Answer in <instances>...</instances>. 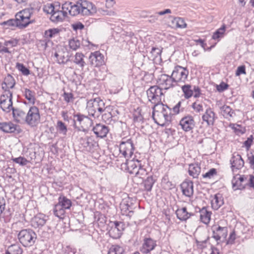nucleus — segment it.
Here are the masks:
<instances>
[{
	"label": "nucleus",
	"mask_w": 254,
	"mask_h": 254,
	"mask_svg": "<svg viewBox=\"0 0 254 254\" xmlns=\"http://www.w3.org/2000/svg\"><path fill=\"white\" fill-rule=\"evenodd\" d=\"M152 118L156 124L164 125L171 121V109L162 103L155 105L153 108Z\"/></svg>",
	"instance_id": "1"
},
{
	"label": "nucleus",
	"mask_w": 254,
	"mask_h": 254,
	"mask_svg": "<svg viewBox=\"0 0 254 254\" xmlns=\"http://www.w3.org/2000/svg\"><path fill=\"white\" fill-rule=\"evenodd\" d=\"M86 109L89 116L98 118L105 111V104L100 98H95L87 102Z\"/></svg>",
	"instance_id": "2"
},
{
	"label": "nucleus",
	"mask_w": 254,
	"mask_h": 254,
	"mask_svg": "<svg viewBox=\"0 0 254 254\" xmlns=\"http://www.w3.org/2000/svg\"><path fill=\"white\" fill-rule=\"evenodd\" d=\"M73 122L75 127L78 130L87 132L93 125V121L88 116L80 113L73 115Z\"/></svg>",
	"instance_id": "3"
},
{
	"label": "nucleus",
	"mask_w": 254,
	"mask_h": 254,
	"mask_svg": "<svg viewBox=\"0 0 254 254\" xmlns=\"http://www.w3.org/2000/svg\"><path fill=\"white\" fill-rule=\"evenodd\" d=\"M18 238L23 246L29 247L34 244L37 239V235L31 229H23L19 232Z\"/></svg>",
	"instance_id": "4"
},
{
	"label": "nucleus",
	"mask_w": 254,
	"mask_h": 254,
	"mask_svg": "<svg viewBox=\"0 0 254 254\" xmlns=\"http://www.w3.org/2000/svg\"><path fill=\"white\" fill-rule=\"evenodd\" d=\"M189 71L186 67L180 65L175 67L171 75L176 85L185 83L188 79Z\"/></svg>",
	"instance_id": "5"
},
{
	"label": "nucleus",
	"mask_w": 254,
	"mask_h": 254,
	"mask_svg": "<svg viewBox=\"0 0 254 254\" xmlns=\"http://www.w3.org/2000/svg\"><path fill=\"white\" fill-rule=\"evenodd\" d=\"M146 93L149 101L155 105L160 104L164 94L162 89L157 85L151 86L147 91Z\"/></svg>",
	"instance_id": "6"
},
{
	"label": "nucleus",
	"mask_w": 254,
	"mask_h": 254,
	"mask_svg": "<svg viewBox=\"0 0 254 254\" xmlns=\"http://www.w3.org/2000/svg\"><path fill=\"white\" fill-rule=\"evenodd\" d=\"M40 121V115L39 109L36 106L30 108L26 114L25 123L31 127L36 126Z\"/></svg>",
	"instance_id": "7"
},
{
	"label": "nucleus",
	"mask_w": 254,
	"mask_h": 254,
	"mask_svg": "<svg viewBox=\"0 0 254 254\" xmlns=\"http://www.w3.org/2000/svg\"><path fill=\"white\" fill-rule=\"evenodd\" d=\"M120 152L125 157H131L133 154L134 147L132 141L130 139L126 141H122L120 144Z\"/></svg>",
	"instance_id": "8"
},
{
	"label": "nucleus",
	"mask_w": 254,
	"mask_h": 254,
	"mask_svg": "<svg viewBox=\"0 0 254 254\" xmlns=\"http://www.w3.org/2000/svg\"><path fill=\"white\" fill-rule=\"evenodd\" d=\"M80 1L81 15H93L96 13L97 8L92 2L86 0H80Z\"/></svg>",
	"instance_id": "9"
},
{
	"label": "nucleus",
	"mask_w": 254,
	"mask_h": 254,
	"mask_svg": "<svg viewBox=\"0 0 254 254\" xmlns=\"http://www.w3.org/2000/svg\"><path fill=\"white\" fill-rule=\"evenodd\" d=\"M157 82L165 90H168L174 87L176 84L173 79L172 75H168L166 74H162L160 75Z\"/></svg>",
	"instance_id": "10"
},
{
	"label": "nucleus",
	"mask_w": 254,
	"mask_h": 254,
	"mask_svg": "<svg viewBox=\"0 0 254 254\" xmlns=\"http://www.w3.org/2000/svg\"><path fill=\"white\" fill-rule=\"evenodd\" d=\"M156 246V241L150 237H145L143 240L140 251L143 254H148L151 251L154 250Z\"/></svg>",
	"instance_id": "11"
},
{
	"label": "nucleus",
	"mask_w": 254,
	"mask_h": 254,
	"mask_svg": "<svg viewBox=\"0 0 254 254\" xmlns=\"http://www.w3.org/2000/svg\"><path fill=\"white\" fill-rule=\"evenodd\" d=\"M0 130L7 133H19L20 129L18 126L9 121L0 123Z\"/></svg>",
	"instance_id": "12"
},
{
	"label": "nucleus",
	"mask_w": 254,
	"mask_h": 254,
	"mask_svg": "<svg viewBox=\"0 0 254 254\" xmlns=\"http://www.w3.org/2000/svg\"><path fill=\"white\" fill-rule=\"evenodd\" d=\"M217 117L213 110L208 107L207 108L202 116L203 122H205L207 126H213Z\"/></svg>",
	"instance_id": "13"
},
{
	"label": "nucleus",
	"mask_w": 254,
	"mask_h": 254,
	"mask_svg": "<svg viewBox=\"0 0 254 254\" xmlns=\"http://www.w3.org/2000/svg\"><path fill=\"white\" fill-rule=\"evenodd\" d=\"M122 166L127 170L130 174H134L138 167H141V161L138 160H127Z\"/></svg>",
	"instance_id": "14"
},
{
	"label": "nucleus",
	"mask_w": 254,
	"mask_h": 254,
	"mask_svg": "<svg viewBox=\"0 0 254 254\" xmlns=\"http://www.w3.org/2000/svg\"><path fill=\"white\" fill-rule=\"evenodd\" d=\"M180 125L185 131L191 130L195 126L193 118L191 116H187L183 118L180 122Z\"/></svg>",
	"instance_id": "15"
},
{
	"label": "nucleus",
	"mask_w": 254,
	"mask_h": 254,
	"mask_svg": "<svg viewBox=\"0 0 254 254\" xmlns=\"http://www.w3.org/2000/svg\"><path fill=\"white\" fill-rule=\"evenodd\" d=\"M89 61L91 65L95 67H98L103 64L104 56L99 51H96L91 53L89 57Z\"/></svg>",
	"instance_id": "16"
},
{
	"label": "nucleus",
	"mask_w": 254,
	"mask_h": 254,
	"mask_svg": "<svg viewBox=\"0 0 254 254\" xmlns=\"http://www.w3.org/2000/svg\"><path fill=\"white\" fill-rule=\"evenodd\" d=\"M109 130L110 129L108 126L101 123L96 124L92 128V131L96 136L101 138L106 137Z\"/></svg>",
	"instance_id": "17"
},
{
	"label": "nucleus",
	"mask_w": 254,
	"mask_h": 254,
	"mask_svg": "<svg viewBox=\"0 0 254 254\" xmlns=\"http://www.w3.org/2000/svg\"><path fill=\"white\" fill-rule=\"evenodd\" d=\"M183 194L188 197H191L193 194V183L192 181L186 180L181 185Z\"/></svg>",
	"instance_id": "18"
},
{
	"label": "nucleus",
	"mask_w": 254,
	"mask_h": 254,
	"mask_svg": "<svg viewBox=\"0 0 254 254\" xmlns=\"http://www.w3.org/2000/svg\"><path fill=\"white\" fill-rule=\"evenodd\" d=\"M48 217L43 214L38 213L31 220V225L35 228H41L46 223Z\"/></svg>",
	"instance_id": "19"
},
{
	"label": "nucleus",
	"mask_w": 254,
	"mask_h": 254,
	"mask_svg": "<svg viewBox=\"0 0 254 254\" xmlns=\"http://www.w3.org/2000/svg\"><path fill=\"white\" fill-rule=\"evenodd\" d=\"M228 229L226 227H213V238L216 241H219L221 238L226 239L227 236Z\"/></svg>",
	"instance_id": "20"
},
{
	"label": "nucleus",
	"mask_w": 254,
	"mask_h": 254,
	"mask_svg": "<svg viewBox=\"0 0 254 254\" xmlns=\"http://www.w3.org/2000/svg\"><path fill=\"white\" fill-rule=\"evenodd\" d=\"M247 181V178L244 176H240L237 178V176H235L232 180V187L234 190H243L246 188V184H243V183Z\"/></svg>",
	"instance_id": "21"
},
{
	"label": "nucleus",
	"mask_w": 254,
	"mask_h": 254,
	"mask_svg": "<svg viewBox=\"0 0 254 254\" xmlns=\"http://www.w3.org/2000/svg\"><path fill=\"white\" fill-rule=\"evenodd\" d=\"M230 164L233 171L235 169L239 170L244 166V161L240 155H233L230 159Z\"/></svg>",
	"instance_id": "22"
},
{
	"label": "nucleus",
	"mask_w": 254,
	"mask_h": 254,
	"mask_svg": "<svg viewBox=\"0 0 254 254\" xmlns=\"http://www.w3.org/2000/svg\"><path fill=\"white\" fill-rule=\"evenodd\" d=\"M15 21L17 24V27L19 29L26 28L29 24L32 23L33 21L27 20L25 18L23 15H22L20 12L15 14Z\"/></svg>",
	"instance_id": "23"
},
{
	"label": "nucleus",
	"mask_w": 254,
	"mask_h": 254,
	"mask_svg": "<svg viewBox=\"0 0 254 254\" xmlns=\"http://www.w3.org/2000/svg\"><path fill=\"white\" fill-rule=\"evenodd\" d=\"M14 121L18 123H25L26 113L19 108L12 109Z\"/></svg>",
	"instance_id": "24"
},
{
	"label": "nucleus",
	"mask_w": 254,
	"mask_h": 254,
	"mask_svg": "<svg viewBox=\"0 0 254 254\" xmlns=\"http://www.w3.org/2000/svg\"><path fill=\"white\" fill-rule=\"evenodd\" d=\"M9 99L5 100L3 99L0 102V108L1 109L6 113H9L12 111V109L14 108L12 107V94H10Z\"/></svg>",
	"instance_id": "25"
},
{
	"label": "nucleus",
	"mask_w": 254,
	"mask_h": 254,
	"mask_svg": "<svg viewBox=\"0 0 254 254\" xmlns=\"http://www.w3.org/2000/svg\"><path fill=\"white\" fill-rule=\"evenodd\" d=\"M201 172V167L198 163H193L189 165V174L193 178H197Z\"/></svg>",
	"instance_id": "26"
},
{
	"label": "nucleus",
	"mask_w": 254,
	"mask_h": 254,
	"mask_svg": "<svg viewBox=\"0 0 254 254\" xmlns=\"http://www.w3.org/2000/svg\"><path fill=\"white\" fill-rule=\"evenodd\" d=\"M211 206L214 210L218 209L223 203V199L221 194H216L211 201Z\"/></svg>",
	"instance_id": "27"
},
{
	"label": "nucleus",
	"mask_w": 254,
	"mask_h": 254,
	"mask_svg": "<svg viewBox=\"0 0 254 254\" xmlns=\"http://www.w3.org/2000/svg\"><path fill=\"white\" fill-rule=\"evenodd\" d=\"M176 214L177 218L181 221H186L192 215L187 211L186 207L178 209L176 211Z\"/></svg>",
	"instance_id": "28"
},
{
	"label": "nucleus",
	"mask_w": 254,
	"mask_h": 254,
	"mask_svg": "<svg viewBox=\"0 0 254 254\" xmlns=\"http://www.w3.org/2000/svg\"><path fill=\"white\" fill-rule=\"evenodd\" d=\"M81 144L86 150L90 151L95 146L96 142L91 137H87L82 140Z\"/></svg>",
	"instance_id": "29"
},
{
	"label": "nucleus",
	"mask_w": 254,
	"mask_h": 254,
	"mask_svg": "<svg viewBox=\"0 0 254 254\" xmlns=\"http://www.w3.org/2000/svg\"><path fill=\"white\" fill-rule=\"evenodd\" d=\"M23 250L18 244H12L8 246L5 254H22Z\"/></svg>",
	"instance_id": "30"
},
{
	"label": "nucleus",
	"mask_w": 254,
	"mask_h": 254,
	"mask_svg": "<svg viewBox=\"0 0 254 254\" xmlns=\"http://www.w3.org/2000/svg\"><path fill=\"white\" fill-rule=\"evenodd\" d=\"M84 55L82 53H76L74 56L73 62L77 65L82 69L86 65V63L84 60Z\"/></svg>",
	"instance_id": "31"
},
{
	"label": "nucleus",
	"mask_w": 254,
	"mask_h": 254,
	"mask_svg": "<svg viewBox=\"0 0 254 254\" xmlns=\"http://www.w3.org/2000/svg\"><path fill=\"white\" fill-rule=\"evenodd\" d=\"M211 212L207 210L206 208L203 207L200 211V218L204 224H208L210 220Z\"/></svg>",
	"instance_id": "32"
},
{
	"label": "nucleus",
	"mask_w": 254,
	"mask_h": 254,
	"mask_svg": "<svg viewBox=\"0 0 254 254\" xmlns=\"http://www.w3.org/2000/svg\"><path fill=\"white\" fill-rule=\"evenodd\" d=\"M80 1L78 0L76 3H72L71 6L70 7L69 14L71 16H76L78 14L81 15L80 9Z\"/></svg>",
	"instance_id": "33"
},
{
	"label": "nucleus",
	"mask_w": 254,
	"mask_h": 254,
	"mask_svg": "<svg viewBox=\"0 0 254 254\" xmlns=\"http://www.w3.org/2000/svg\"><path fill=\"white\" fill-rule=\"evenodd\" d=\"M156 180L152 176L148 177L143 182V185L144 186V190L147 191H150Z\"/></svg>",
	"instance_id": "34"
},
{
	"label": "nucleus",
	"mask_w": 254,
	"mask_h": 254,
	"mask_svg": "<svg viewBox=\"0 0 254 254\" xmlns=\"http://www.w3.org/2000/svg\"><path fill=\"white\" fill-rule=\"evenodd\" d=\"M5 199L3 197L0 196V217L3 219V221L5 223H8L10 221V217L9 215H5V213H4L3 216L2 214L3 213L4 210H5Z\"/></svg>",
	"instance_id": "35"
},
{
	"label": "nucleus",
	"mask_w": 254,
	"mask_h": 254,
	"mask_svg": "<svg viewBox=\"0 0 254 254\" xmlns=\"http://www.w3.org/2000/svg\"><path fill=\"white\" fill-rule=\"evenodd\" d=\"M54 214L60 219H64L65 216V210L61 205L58 203L54 206L53 209Z\"/></svg>",
	"instance_id": "36"
},
{
	"label": "nucleus",
	"mask_w": 254,
	"mask_h": 254,
	"mask_svg": "<svg viewBox=\"0 0 254 254\" xmlns=\"http://www.w3.org/2000/svg\"><path fill=\"white\" fill-rule=\"evenodd\" d=\"M120 208L123 215H125L130 217L133 214L132 208L127 203H123L121 204Z\"/></svg>",
	"instance_id": "37"
},
{
	"label": "nucleus",
	"mask_w": 254,
	"mask_h": 254,
	"mask_svg": "<svg viewBox=\"0 0 254 254\" xmlns=\"http://www.w3.org/2000/svg\"><path fill=\"white\" fill-rule=\"evenodd\" d=\"M221 113L226 119H228L233 116L235 114L234 111L227 105H224L221 107Z\"/></svg>",
	"instance_id": "38"
},
{
	"label": "nucleus",
	"mask_w": 254,
	"mask_h": 254,
	"mask_svg": "<svg viewBox=\"0 0 254 254\" xmlns=\"http://www.w3.org/2000/svg\"><path fill=\"white\" fill-rule=\"evenodd\" d=\"M184 97L186 99H189L193 95V88L190 84H185L181 87Z\"/></svg>",
	"instance_id": "39"
},
{
	"label": "nucleus",
	"mask_w": 254,
	"mask_h": 254,
	"mask_svg": "<svg viewBox=\"0 0 254 254\" xmlns=\"http://www.w3.org/2000/svg\"><path fill=\"white\" fill-rule=\"evenodd\" d=\"M226 30V26L223 24L222 27L218 29L213 34L212 39L215 40L219 41L220 39L223 38L225 35V31Z\"/></svg>",
	"instance_id": "40"
},
{
	"label": "nucleus",
	"mask_w": 254,
	"mask_h": 254,
	"mask_svg": "<svg viewBox=\"0 0 254 254\" xmlns=\"http://www.w3.org/2000/svg\"><path fill=\"white\" fill-rule=\"evenodd\" d=\"M58 204L61 205L64 210L68 209L71 206V201L70 199L67 198L65 196H60L59 198Z\"/></svg>",
	"instance_id": "41"
},
{
	"label": "nucleus",
	"mask_w": 254,
	"mask_h": 254,
	"mask_svg": "<svg viewBox=\"0 0 254 254\" xmlns=\"http://www.w3.org/2000/svg\"><path fill=\"white\" fill-rule=\"evenodd\" d=\"M172 26L177 28H184L187 27V24L183 18L181 17H174L172 20Z\"/></svg>",
	"instance_id": "42"
},
{
	"label": "nucleus",
	"mask_w": 254,
	"mask_h": 254,
	"mask_svg": "<svg viewBox=\"0 0 254 254\" xmlns=\"http://www.w3.org/2000/svg\"><path fill=\"white\" fill-rule=\"evenodd\" d=\"M43 10L48 14H52L53 17L58 19V13L55 11V7L52 4L48 3L45 5L43 8Z\"/></svg>",
	"instance_id": "43"
},
{
	"label": "nucleus",
	"mask_w": 254,
	"mask_h": 254,
	"mask_svg": "<svg viewBox=\"0 0 254 254\" xmlns=\"http://www.w3.org/2000/svg\"><path fill=\"white\" fill-rule=\"evenodd\" d=\"M80 45L81 41L77 37L73 38L68 41L69 47L73 51L77 50L80 48Z\"/></svg>",
	"instance_id": "44"
},
{
	"label": "nucleus",
	"mask_w": 254,
	"mask_h": 254,
	"mask_svg": "<svg viewBox=\"0 0 254 254\" xmlns=\"http://www.w3.org/2000/svg\"><path fill=\"white\" fill-rule=\"evenodd\" d=\"M24 96L25 98L28 100L29 103L35 104V92L31 91V90L26 88L24 90Z\"/></svg>",
	"instance_id": "45"
},
{
	"label": "nucleus",
	"mask_w": 254,
	"mask_h": 254,
	"mask_svg": "<svg viewBox=\"0 0 254 254\" xmlns=\"http://www.w3.org/2000/svg\"><path fill=\"white\" fill-rule=\"evenodd\" d=\"M161 183L166 190H171L175 187V185L169 180L167 175H165L163 177L162 179Z\"/></svg>",
	"instance_id": "46"
},
{
	"label": "nucleus",
	"mask_w": 254,
	"mask_h": 254,
	"mask_svg": "<svg viewBox=\"0 0 254 254\" xmlns=\"http://www.w3.org/2000/svg\"><path fill=\"white\" fill-rule=\"evenodd\" d=\"M57 129L60 133L66 135L67 129V127L62 121H58L57 122Z\"/></svg>",
	"instance_id": "47"
},
{
	"label": "nucleus",
	"mask_w": 254,
	"mask_h": 254,
	"mask_svg": "<svg viewBox=\"0 0 254 254\" xmlns=\"http://www.w3.org/2000/svg\"><path fill=\"white\" fill-rule=\"evenodd\" d=\"M124 249L118 245H113L108 251V254H123Z\"/></svg>",
	"instance_id": "48"
},
{
	"label": "nucleus",
	"mask_w": 254,
	"mask_h": 254,
	"mask_svg": "<svg viewBox=\"0 0 254 254\" xmlns=\"http://www.w3.org/2000/svg\"><path fill=\"white\" fill-rule=\"evenodd\" d=\"M108 233L111 237L115 239L120 238L122 234L121 232H120L116 228V227H114L113 226H111V228L109 231Z\"/></svg>",
	"instance_id": "49"
},
{
	"label": "nucleus",
	"mask_w": 254,
	"mask_h": 254,
	"mask_svg": "<svg viewBox=\"0 0 254 254\" xmlns=\"http://www.w3.org/2000/svg\"><path fill=\"white\" fill-rule=\"evenodd\" d=\"M60 32L58 28L49 29L45 31L44 33V36L46 38H51L55 37Z\"/></svg>",
	"instance_id": "50"
},
{
	"label": "nucleus",
	"mask_w": 254,
	"mask_h": 254,
	"mask_svg": "<svg viewBox=\"0 0 254 254\" xmlns=\"http://www.w3.org/2000/svg\"><path fill=\"white\" fill-rule=\"evenodd\" d=\"M3 82L4 84L8 85L11 89L14 87L15 84L14 78L9 74H8L4 78Z\"/></svg>",
	"instance_id": "51"
},
{
	"label": "nucleus",
	"mask_w": 254,
	"mask_h": 254,
	"mask_svg": "<svg viewBox=\"0 0 254 254\" xmlns=\"http://www.w3.org/2000/svg\"><path fill=\"white\" fill-rule=\"evenodd\" d=\"M0 25L4 26L6 29L9 28L10 27H17V24L15 19H10L8 20L4 21L0 23Z\"/></svg>",
	"instance_id": "52"
},
{
	"label": "nucleus",
	"mask_w": 254,
	"mask_h": 254,
	"mask_svg": "<svg viewBox=\"0 0 254 254\" xmlns=\"http://www.w3.org/2000/svg\"><path fill=\"white\" fill-rule=\"evenodd\" d=\"M105 111L101 114L102 120L105 122H110L113 115L109 111V108L107 107H105Z\"/></svg>",
	"instance_id": "53"
},
{
	"label": "nucleus",
	"mask_w": 254,
	"mask_h": 254,
	"mask_svg": "<svg viewBox=\"0 0 254 254\" xmlns=\"http://www.w3.org/2000/svg\"><path fill=\"white\" fill-rule=\"evenodd\" d=\"M16 67L22 72L24 75H28L30 74V70L26 67L23 64L17 63L16 65Z\"/></svg>",
	"instance_id": "54"
},
{
	"label": "nucleus",
	"mask_w": 254,
	"mask_h": 254,
	"mask_svg": "<svg viewBox=\"0 0 254 254\" xmlns=\"http://www.w3.org/2000/svg\"><path fill=\"white\" fill-rule=\"evenodd\" d=\"M11 160L13 162L18 164L21 166H25L29 162L25 158L21 156L17 158H12Z\"/></svg>",
	"instance_id": "55"
},
{
	"label": "nucleus",
	"mask_w": 254,
	"mask_h": 254,
	"mask_svg": "<svg viewBox=\"0 0 254 254\" xmlns=\"http://www.w3.org/2000/svg\"><path fill=\"white\" fill-rule=\"evenodd\" d=\"M147 171L145 168H143V166L141 164V167H138L137 171L134 174L135 176L138 177L139 178H142V177L147 175Z\"/></svg>",
	"instance_id": "56"
},
{
	"label": "nucleus",
	"mask_w": 254,
	"mask_h": 254,
	"mask_svg": "<svg viewBox=\"0 0 254 254\" xmlns=\"http://www.w3.org/2000/svg\"><path fill=\"white\" fill-rule=\"evenodd\" d=\"M41 3L37 0H34L30 4L29 8L33 12L39 11L41 7Z\"/></svg>",
	"instance_id": "57"
},
{
	"label": "nucleus",
	"mask_w": 254,
	"mask_h": 254,
	"mask_svg": "<svg viewBox=\"0 0 254 254\" xmlns=\"http://www.w3.org/2000/svg\"><path fill=\"white\" fill-rule=\"evenodd\" d=\"M18 43V40L16 39H11L9 40L5 41L3 43V45L5 46H7L12 48L16 47Z\"/></svg>",
	"instance_id": "58"
},
{
	"label": "nucleus",
	"mask_w": 254,
	"mask_h": 254,
	"mask_svg": "<svg viewBox=\"0 0 254 254\" xmlns=\"http://www.w3.org/2000/svg\"><path fill=\"white\" fill-rule=\"evenodd\" d=\"M217 174V170L215 168H211L206 172L205 174L202 175V177L203 178H208L211 179L214 176L216 175Z\"/></svg>",
	"instance_id": "59"
},
{
	"label": "nucleus",
	"mask_w": 254,
	"mask_h": 254,
	"mask_svg": "<svg viewBox=\"0 0 254 254\" xmlns=\"http://www.w3.org/2000/svg\"><path fill=\"white\" fill-rule=\"evenodd\" d=\"M22 15L24 16L25 18H26L27 20H30V18L31 17V14L34 12L31 9L29 8H25L20 11H19Z\"/></svg>",
	"instance_id": "60"
},
{
	"label": "nucleus",
	"mask_w": 254,
	"mask_h": 254,
	"mask_svg": "<svg viewBox=\"0 0 254 254\" xmlns=\"http://www.w3.org/2000/svg\"><path fill=\"white\" fill-rule=\"evenodd\" d=\"M191 107L196 113H200L203 110L202 105L199 103L198 100L192 104Z\"/></svg>",
	"instance_id": "61"
},
{
	"label": "nucleus",
	"mask_w": 254,
	"mask_h": 254,
	"mask_svg": "<svg viewBox=\"0 0 254 254\" xmlns=\"http://www.w3.org/2000/svg\"><path fill=\"white\" fill-rule=\"evenodd\" d=\"M161 52L162 50L158 48L153 47L150 52V54H151L152 58L154 59L160 56Z\"/></svg>",
	"instance_id": "62"
},
{
	"label": "nucleus",
	"mask_w": 254,
	"mask_h": 254,
	"mask_svg": "<svg viewBox=\"0 0 254 254\" xmlns=\"http://www.w3.org/2000/svg\"><path fill=\"white\" fill-rule=\"evenodd\" d=\"M63 96L64 98V100L67 103L73 101L74 99L73 94L71 92H64Z\"/></svg>",
	"instance_id": "63"
},
{
	"label": "nucleus",
	"mask_w": 254,
	"mask_h": 254,
	"mask_svg": "<svg viewBox=\"0 0 254 254\" xmlns=\"http://www.w3.org/2000/svg\"><path fill=\"white\" fill-rule=\"evenodd\" d=\"M114 227H116V228L120 232H121L122 234L123 231H124L125 229V225L123 222H118V221H115L113 222V225Z\"/></svg>",
	"instance_id": "64"
}]
</instances>
